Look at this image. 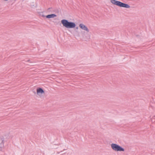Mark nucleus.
<instances>
[{
	"instance_id": "1",
	"label": "nucleus",
	"mask_w": 155,
	"mask_h": 155,
	"mask_svg": "<svg viewBox=\"0 0 155 155\" xmlns=\"http://www.w3.org/2000/svg\"><path fill=\"white\" fill-rule=\"evenodd\" d=\"M61 23L63 26L67 28H74L76 26V24L74 23L69 21L66 19L62 20Z\"/></svg>"
},
{
	"instance_id": "2",
	"label": "nucleus",
	"mask_w": 155,
	"mask_h": 155,
	"mask_svg": "<svg viewBox=\"0 0 155 155\" xmlns=\"http://www.w3.org/2000/svg\"><path fill=\"white\" fill-rule=\"evenodd\" d=\"M110 2L112 4L120 7H123L127 8H130V6L128 5L115 0H110Z\"/></svg>"
},
{
	"instance_id": "3",
	"label": "nucleus",
	"mask_w": 155,
	"mask_h": 155,
	"mask_svg": "<svg viewBox=\"0 0 155 155\" xmlns=\"http://www.w3.org/2000/svg\"><path fill=\"white\" fill-rule=\"evenodd\" d=\"M36 94L38 97L42 98L44 97L45 92L44 89L41 87H38L36 90Z\"/></svg>"
},
{
	"instance_id": "4",
	"label": "nucleus",
	"mask_w": 155,
	"mask_h": 155,
	"mask_svg": "<svg viewBox=\"0 0 155 155\" xmlns=\"http://www.w3.org/2000/svg\"><path fill=\"white\" fill-rule=\"evenodd\" d=\"M111 147L115 151H124V149L123 148L116 144H112Z\"/></svg>"
},
{
	"instance_id": "5",
	"label": "nucleus",
	"mask_w": 155,
	"mask_h": 155,
	"mask_svg": "<svg viewBox=\"0 0 155 155\" xmlns=\"http://www.w3.org/2000/svg\"><path fill=\"white\" fill-rule=\"evenodd\" d=\"M79 27L81 29L86 31L87 32H89V30L88 28L84 24H80L79 25Z\"/></svg>"
},
{
	"instance_id": "6",
	"label": "nucleus",
	"mask_w": 155,
	"mask_h": 155,
	"mask_svg": "<svg viewBox=\"0 0 155 155\" xmlns=\"http://www.w3.org/2000/svg\"><path fill=\"white\" fill-rule=\"evenodd\" d=\"M56 16V15L54 14H52L47 15L46 16V17L47 18H54Z\"/></svg>"
}]
</instances>
